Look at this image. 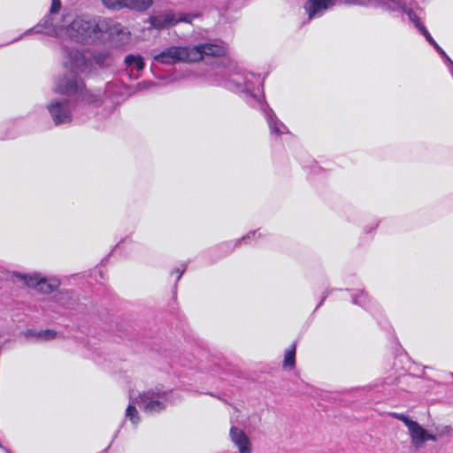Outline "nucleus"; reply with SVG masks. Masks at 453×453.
<instances>
[{"label": "nucleus", "instance_id": "f257e3e1", "mask_svg": "<svg viewBox=\"0 0 453 453\" xmlns=\"http://www.w3.org/2000/svg\"><path fill=\"white\" fill-rule=\"evenodd\" d=\"M63 50L64 65L65 68L70 69V72L56 81L54 91L67 96L78 104H92L100 102L101 91L95 93L88 91L76 73H88L92 71L94 64L103 67L107 62V55L98 53L91 58L78 50H68L65 48Z\"/></svg>", "mask_w": 453, "mask_h": 453}, {"label": "nucleus", "instance_id": "f03ea898", "mask_svg": "<svg viewBox=\"0 0 453 453\" xmlns=\"http://www.w3.org/2000/svg\"><path fill=\"white\" fill-rule=\"evenodd\" d=\"M225 72L228 78L224 81V86L230 90L243 94L247 98L248 104L251 106L255 107V104L260 106L266 118L271 134L280 135L288 133L287 126L267 111V106L265 105L257 94L259 92V86L262 84L260 75L242 71L234 62H229Z\"/></svg>", "mask_w": 453, "mask_h": 453}, {"label": "nucleus", "instance_id": "7ed1b4c3", "mask_svg": "<svg viewBox=\"0 0 453 453\" xmlns=\"http://www.w3.org/2000/svg\"><path fill=\"white\" fill-rule=\"evenodd\" d=\"M63 35L58 38H69L78 42H88L102 40V31L107 27L104 21L88 17L65 15L61 19Z\"/></svg>", "mask_w": 453, "mask_h": 453}, {"label": "nucleus", "instance_id": "20e7f679", "mask_svg": "<svg viewBox=\"0 0 453 453\" xmlns=\"http://www.w3.org/2000/svg\"><path fill=\"white\" fill-rule=\"evenodd\" d=\"M349 3L354 4H383L388 5L392 10H402L407 14L409 19L415 25L420 34L425 36L426 41L430 44L434 43V38L420 20L422 10L411 8L412 0H351Z\"/></svg>", "mask_w": 453, "mask_h": 453}, {"label": "nucleus", "instance_id": "39448f33", "mask_svg": "<svg viewBox=\"0 0 453 453\" xmlns=\"http://www.w3.org/2000/svg\"><path fill=\"white\" fill-rule=\"evenodd\" d=\"M173 393L159 388L149 389L141 393L135 400V403L145 412L150 414L158 413L173 402Z\"/></svg>", "mask_w": 453, "mask_h": 453}, {"label": "nucleus", "instance_id": "423d86ee", "mask_svg": "<svg viewBox=\"0 0 453 453\" xmlns=\"http://www.w3.org/2000/svg\"><path fill=\"white\" fill-rule=\"evenodd\" d=\"M150 55L154 62L165 65L180 62H196L200 56L196 49L184 46H171L161 51L153 50Z\"/></svg>", "mask_w": 453, "mask_h": 453}, {"label": "nucleus", "instance_id": "0eeeda50", "mask_svg": "<svg viewBox=\"0 0 453 453\" xmlns=\"http://www.w3.org/2000/svg\"><path fill=\"white\" fill-rule=\"evenodd\" d=\"M60 8V0H52L49 13L46 14L38 24L27 30L23 35L44 34L50 36H61L64 28L61 27V23L56 21L55 18V15L59 12Z\"/></svg>", "mask_w": 453, "mask_h": 453}, {"label": "nucleus", "instance_id": "6e6552de", "mask_svg": "<svg viewBox=\"0 0 453 453\" xmlns=\"http://www.w3.org/2000/svg\"><path fill=\"white\" fill-rule=\"evenodd\" d=\"M47 110L55 125L70 123L72 121L73 104L71 99L56 98L47 104Z\"/></svg>", "mask_w": 453, "mask_h": 453}, {"label": "nucleus", "instance_id": "1a4fd4ad", "mask_svg": "<svg viewBox=\"0 0 453 453\" xmlns=\"http://www.w3.org/2000/svg\"><path fill=\"white\" fill-rule=\"evenodd\" d=\"M192 17L188 14L179 13L178 15L172 10L159 12L151 15L148 22L150 27L156 29H162L166 27L174 26L179 22H191Z\"/></svg>", "mask_w": 453, "mask_h": 453}, {"label": "nucleus", "instance_id": "9d476101", "mask_svg": "<svg viewBox=\"0 0 453 453\" xmlns=\"http://www.w3.org/2000/svg\"><path fill=\"white\" fill-rule=\"evenodd\" d=\"M23 280L29 288H35L37 291L43 294L53 292L60 284L58 279L47 280L40 277L36 273L24 275Z\"/></svg>", "mask_w": 453, "mask_h": 453}, {"label": "nucleus", "instance_id": "9b49d317", "mask_svg": "<svg viewBox=\"0 0 453 453\" xmlns=\"http://www.w3.org/2000/svg\"><path fill=\"white\" fill-rule=\"evenodd\" d=\"M103 4L111 9L127 8L137 12H143L149 9L152 0H102Z\"/></svg>", "mask_w": 453, "mask_h": 453}, {"label": "nucleus", "instance_id": "f8f14e48", "mask_svg": "<svg viewBox=\"0 0 453 453\" xmlns=\"http://www.w3.org/2000/svg\"><path fill=\"white\" fill-rule=\"evenodd\" d=\"M338 0H307L304 10L308 19H313L321 17L327 10L336 5Z\"/></svg>", "mask_w": 453, "mask_h": 453}, {"label": "nucleus", "instance_id": "ddd939ff", "mask_svg": "<svg viewBox=\"0 0 453 453\" xmlns=\"http://www.w3.org/2000/svg\"><path fill=\"white\" fill-rule=\"evenodd\" d=\"M190 49H196L198 51L200 56L197 61L203 59L204 56L220 57L226 52V48L223 42L203 43L190 47Z\"/></svg>", "mask_w": 453, "mask_h": 453}, {"label": "nucleus", "instance_id": "4468645a", "mask_svg": "<svg viewBox=\"0 0 453 453\" xmlns=\"http://www.w3.org/2000/svg\"><path fill=\"white\" fill-rule=\"evenodd\" d=\"M230 437L234 444L238 448L239 453H251L250 441L242 429L232 426Z\"/></svg>", "mask_w": 453, "mask_h": 453}, {"label": "nucleus", "instance_id": "2eb2a0df", "mask_svg": "<svg viewBox=\"0 0 453 453\" xmlns=\"http://www.w3.org/2000/svg\"><path fill=\"white\" fill-rule=\"evenodd\" d=\"M99 21H104L107 24V27L102 31V39L104 34H108L111 38L120 36L119 40L121 41L128 39L129 32L120 23L106 19H99Z\"/></svg>", "mask_w": 453, "mask_h": 453}, {"label": "nucleus", "instance_id": "dca6fc26", "mask_svg": "<svg viewBox=\"0 0 453 453\" xmlns=\"http://www.w3.org/2000/svg\"><path fill=\"white\" fill-rule=\"evenodd\" d=\"M408 430L411 439L412 445L415 446L416 448L422 447L426 442V430H425L416 421L411 423V426L408 427Z\"/></svg>", "mask_w": 453, "mask_h": 453}, {"label": "nucleus", "instance_id": "f3484780", "mask_svg": "<svg viewBox=\"0 0 453 453\" xmlns=\"http://www.w3.org/2000/svg\"><path fill=\"white\" fill-rule=\"evenodd\" d=\"M55 301L66 310H73L77 302L74 293L69 290H61L54 296Z\"/></svg>", "mask_w": 453, "mask_h": 453}, {"label": "nucleus", "instance_id": "a211bd4d", "mask_svg": "<svg viewBox=\"0 0 453 453\" xmlns=\"http://www.w3.org/2000/svg\"><path fill=\"white\" fill-rule=\"evenodd\" d=\"M125 64L127 65V68L130 70V76L134 79H138L139 73L134 74V71H136L137 73L142 71L145 67V63L143 61L142 57L137 55H127L125 58Z\"/></svg>", "mask_w": 453, "mask_h": 453}, {"label": "nucleus", "instance_id": "6ab92c4d", "mask_svg": "<svg viewBox=\"0 0 453 453\" xmlns=\"http://www.w3.org/2000/svg\"><path fill=\"white\" fill-rule=\"evenodd\" d=\"M352 303L365 309H370L372 304V300L365 291L357 290L356 293L352 294Z\"/></svg>", "mask_w": 453, "mask_h": 453}, {"label": "nucleus", "instance_id": "aec40b11", "mask_svg": "<svg viewBox=\"0 0 453 453\" xmlns=\"http://www.w3.org/2000/svg\"><path fill=\"white\" fill-rule=\"evenodd\" d=\"M296 364V345L293 344L291 349L285 353L283 366L284 368L293 369Z\"/></svg>", "mask_w": 453, "mask_h": 453}, {"label": "nucleus", "instance_id": "412c9836", "mask_svg": "<svg viewBox=\"0 0 453 453\" xmlns=\"http://www.w3.org/2000/svg\"><path fill=\"white\" fill-rule=\"evenodd\" d=\"M135 403V401H133L132 403H129L126 410V417L129 418V420L134 424L137 425L140 421V417L138 411L135 406L133 404Z\"/></svg>", "mask_w": 453, "mask_h": 453}, {"label": "nucleus", "instance_id": "4be33fe9", "mask_svg": "<svg viewBox=\"0 0 453 453\" xmlns=\"http://www.w3.org/2000/svg\"><path fill=\"white\" fill-rule=\"evenodd\" d=\"M435 50L442 57L444 58L450 65V72L453 75V62L452 60L447 56V54L445 53V51L439 46V44L434 41V43H432L431 44Z\"/></svg>", "mask_w": 453, "mask_h": 453}, {"label": "nucleus", "instance_id": "5701e85b", "mask_svg": "<svg viewBox=\"0 0 453 453\" xmlns=\"http://www.w3.org/2000/svg\"><path fill=\"white\" fill-rule=\"evenodd\" d=\"M57 335V333L53 330H43L37 333V337L42 340H51L54 339Z\"/></svg>", "mask_w": 453, "mask_h": 453}, {"label": "nucleus", "instance_id": "b1692460", "mask_svg": "<svg viewBox=\"0 0 453 453\" xmlns=\"http://www.w3.org/2000/svg\"><path fill=\"white\" fill-rule=\"evenodd\" d=\"M391 416L403 421L407 427H409L411 426V423L414 422L413 420L410 419L407 416H405L404 414H402V413L393 412V413H391Z\"/></svg>", "mask_w": 453, "mask_h": 453}, {"label": "nucleus", "instance_id": "393cba45", "mask_svg": "<svg viewBox=\"0 0 453 453\" xmlns=\"http://www.w3.org/2000/svg\"><path fill=\"white\" fill-rule=\"evenodd\" d=\"M257 234V231H252V232H250L249 234H247L245 236H243L242 239L236 241V243L235 245L241 243V242L242 241H245L247 239H250L251 237H255V235Z\"/></svg>", "mask_w": 453, "mask_h": 453}, {"label": "nucleus", "instance_id": "a878e982", "mask_svg": "<svg viewBox=\"0 0 453 453\" xmlns=\"http://www.w3.org/2000/svg\"><path fill=\"white\" fill-rule=\"evenodd\" d=\"M437 441V437L434 434H429L427 431H426V441Z\"/></svg>", "mask_w": 453, "mask_h": 453}, {"label": "nucleus", "instance_id": "bb28decb", "mask_svg": "<svg viewBox=\"0 0 453 453\" xmlns=\"http://www.w3.org/2000/svg\"><path fill=\"white\" fill-rule=\"evenodd\" d=\"M175 272L177 273L176 280L178 281L185 272V268H177Z\"/></svg>", "mask_w": 453, "mask_h": 453}, {"label": "nucleus", "instance_id": "cd10ccee", "mask_svg": "<svg viewBox=\"0 0 453 453\" xmlns=\"http://www.w3.org/2000/svg\"><path fill=\"white\" fill-rule=\"evenodd\" d=\"M450 431H451V427L450 426H445L443 428V431L441 432V434L449 433Z\"/></svg>", "mask_w": 453, "mask_h": 453}, {"label": "nucleus", "instance_id": "c85d7f7f", "mask_svg": "<svg viewBox=\"0 0 453 453\" xmlns=\"http://www.w3.org/2000/svg\"><path fill=\"white\" fill-rule=\"evenodd\" d=\"M325 298H326V296H324V297L321 299V302H320L319 305L324 302Z\"/></svg>", "mask_w": 453, "mask_h": 453}, {"label": "nucleus", "instance_id": "c756f323", "mask_svg": "<svg viewBox=\"0 0 453 453\" xmlns=\"http://www.w3.org/2000/svg\"><path fill=\"white\" fill-rule=\"evenodd\" d=\"M152 85H153L152 83H149V85H148V86H145V88H149V87H150V86H152Z\"/></svg>", "mask_w": 453, "mask_h": 453}, {"label": "nucleus", "instance_id": "7c9ffc66", "mask_svg": "<svg viewBox=\"0 0 453 453\" xmlns=\"http://www.w3.org/2000/svg\"><path fill=\"white\" fill-rule=\"evenodd\" d=\"M452 376H453V373H452Z\"/></svg>", "mask_w": 453, "mask_h": 453}]
</instances>
